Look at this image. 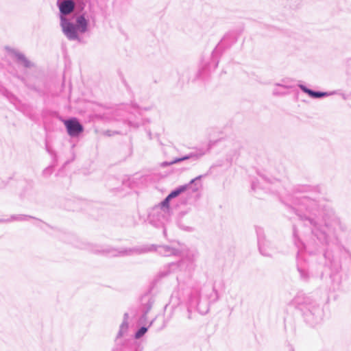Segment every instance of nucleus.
<instances>
[{
	"instance_id": "nucleus-1",
	"label": "nucleus",
	"mask_w": 351,
	"mask_h": 351,
	"mask_svg": "<svg viewBox=\"0 0 351 351\" xmlns=\"http://www.w3.org/2000/svg\"><path fill=\"white\" fill-rule=\"evenodd\" d=\"M308 193H319V188L308 184L295 186L293 194H288L283 202L290 214H294L304 226L311 228L321 243L329 245L332 237L337 240L334 233L336 229L342 228L341 221L332 210H327L315 198L302 195Z\"/></svg>"
},
{
	"instance_id": "nucleus-2",
	"label": "nucleus",
	"mask_w": 351,
	"mask_h": 351,
	"mask_svg": "<svg viewBox=\"0 0 351 351\" xmlns=\"http://www.w3.org/2000/svg\"><path fill=\"white\" fill-rule=\"evenodd\" d=\"M180 277L178 276V289L172 293L170 304L174 307L181 303H185L189 319L193 318V313L195 311L201 315L206 314L209 311V300L211 299L213 294L215 296L213 299V301L218 298V293L215 287L206 285L203 287H185V285L180 282Z\"/></svg>"
},
{
	"instance_id": "nucleus-3",
	"label": "nucleus",
	"mask_w": 351,
	"mask_h": 351,
	"mask_svg": "<svg viewBox=\"0 0 351 351\" xmlns=\"http://www.w3.org/2000/svg\"><path fill=\"white\" fill-rule=\"evenodd\" d=\"M156 251L160 255L163 256H179L180 254V250L173 247L169 245H144L141 246H136L134 247H121V248H114V247H106V248H97L94 250V253H101L110 256H128L134 254H142L147 252Z\"/></svg>"
},
{
	"instance_id": "nucleus-4",
	"label": "nucleus",
	"mask_w": 351,
	"mask_h": 351,
	"mask_svg": "<svg viewBox=\"0 0 351 351\" xmlns=\"http://www.w3.org/2000/svg\"><path fill=\"white\" fill-rule=\"evenodd\" d=\"M290 304L298 309L306 324L312 327L319 324L324 317V310L311 296L298 292L291 300Z\"/></svg>"
},
{
	"instance_id": "nucleus-5",
	"label": "nucleus",
	"mask_w": 351,
	"mask_h": 351,
	"mask_svg": "<svg viewBox=\"0 0 351 351\" xmlns=\"http://www.w3.org/2000/svg\"><path fill=\"white\" fill-rule=\"evenodd\" d=\"M237 41V34L234 32L226 34L215 48L213 50L210 60H203L200 73L211 72L218 66L219 58L222 53L230 48ZM201 75H203L201 73Z\"/></svg>"
},
{
	"instance_id": "nucleus-6",
	"label": "nucleus",
	"mask_w": 351,
	"mask_h": 351,
	"mask_svg": "<svg viewBox=\"0 0 351 351\" xmlns=\"http://www.w3.org/2000/svg\"><path fill=\"white\" fill-rule=\"evenodd\" d=\"M129 314L125 313L123 319L119 326V332L115 338V345L113 351H143V346L136 341L124 340L123 337L127 335L129 328Z\"/></svg>"
},
{
	"instance_id": "nucleus-7",
	"label": "nucleus",
	"mask_w": 351,
	"mask_h": 351,
	"mask_svg": "<svg viewBox=\"0 0 351 351\" xmlns=\"http://www.w3.org/2000/svg\"><path fill=\"white\" fill-rule=\"evenodd\" d=\"M193 261V258L186 256L178 262L169 263L160 271L158 276L160 278H164L171 273L180 271H184L189 274L194 267Z\"/></svg>"
},
{
	"instance_id": "nucleus-8",
	"label": "nucleus",
	"mask_w": 351,
	"mask_h": 351,
	"mask_svg": "<svg viewBox=\"0 0 351 351\" xmlns=\"http://www.w3.org/2000/svg\"><path fill=\"white\" fill-rule=\"evenodd\" d=\"M343 254V250L338 245H335L334 247H328L324 253L325 265L328 267L331 271H340Z\"/></svg>"
},
{
	"instance_id": "nucleus-9",
	"label": "nucleus",
	"mask_w": 351,
	"mask_h": 351,
	"mask_svg": "<svg viewBox=\"0 0 351 351\" xmlns=\"http://www.w3.org/2000/svg\"><path fill=\"white\" fill-rule=\"evenodd\" d=\"M170 218L169 212L165 211L159 207H153L148 214V221L149 223L156 228H162L163 235L166 237V224L169 222Z\"/></svg>"
},
{
	"instance_id": "nucleus-10",
	"label": "nucleus",
	"mask_w": 351,
	"mask_h": 351,
	"mask_svg": "<svg viewBox=\"0 0 351 351\" xmlns=\"http://www.w3.org/2000/svg\"><path fill=\"white\" fill-rule=\"evenodd\" d=\"M257 234L258 245L261 254L265 256H271L276 252V248L272 243L266 239L263 228H256Z\"/></svg>"
},
{
	"instance_id": "nucleus-11",
	"label": "nucleus",
	"mask_w": 351,
	"mask_h": 351,
	"mask_svg": "<svg viewBox=\"0 0 351 351\" xmlns=\"http://www.w3.org/2000/svg\"><path fill=\"white\" fill-rule=\"evenodd\" d=\"M297 269L300 274V278L301 280L305 282H308L311 278H317L322 279L324 276L323 271H320L317 274H313L312 268L307 267L304 261L301 260L298 256L297 257Z\"/></svg>"
},
{
	"instance_id": "nucleus-12",
	"label": "nucleus",
	"mask_w": 351,
	"mask_h": 351,
	"mask_svg": "<svg viewBox=\"0 0 351 351\" xmlns=\"http://www.w3.org/2000/svg\"><path fill=\"white\" fill-rule=\"evenodd\" d=\"M77 5L83 10L85 5L84 0H58L57 5L60 10V18H66L67 15L73 12Z\"/></svg>"
},
{
	"instance_id": "nucleus-13",
	"label": "nucleus",
	"mask_w": 351,
	"mask_h": 351,
	"mask_svg": "<svg viewBox=\"0 0 351 351\" xmlns=\"http://www.w3.org/2000/svg\"><path fill=\"white\" fill-rule=\"evenodd\" d=\"M202 177V176H199L194 179H192L189 184L178 186V188L173 190L167 196L169 198L172 199L180 195L182 193L184 192L188 189H191L193 192L197 191L199 188L201 186L200 179Z\"/></svg>"
},
{
	"instance_id": "nucleus-14",
	"label": "nucleus",
	"mask_w": 351,
	"mask_h": 351,
	"mask_svg": "<svg viewBox=\"0 0 351 351\" xmlns=\"http://www.w3.org/2000/svg\"><path fill=\"white\" fill-rule=\"evenodd\" d=\"M155 302L154 296L150 293L147 292L143 295L140 299L139 310L141 313V319L145 321L147 319V315L152 309Z\"/></svg>"
},
{
	"instance_id": "nucleus-15",
	"label": "nucleus",
	"mask_w": 351,
	"mask_h": 351,
	"mask_svg": "<svg viewBox=\"0 0 351 351\" xmlns=\"http://www.w3.org/2000/svg\"><path fill=\"white\" fill-rule=\"evenodd\" d=\"M60 25L64 34L70 40H79V35L75 24L71 23L67 18L61 17Z\"/></svg>"
},
{
	"instance_id": "nucleus-16",
	"label": "nucleus",
	"mask_w": 351,
	"mask_h": 351,
	"mask_svg": "<svg viewBox=\"0 0 351 351\" xmlns=\"http://www.w3.org/2000/svg\"><path fill=\"white\" fill-rule=\"evenodd\" d=\"M68 134L71 137L78 136L84 131V127L79 120L75 117H72L66 120H63Z\"/></svg>"
},
{
	"instance_id": "nucleus-17",
	"label": "nucleus",
	"mask_w": 351,
	"mask_h": 351,
	"mask_svg": "<svg viewBox=\"0 0 351 351\" xmlns=\"http://www.w3.org/2000/svg\"><path fill=\"white\" fill-rule=\"evenodd\" d=\"M206 154V152L204 149H199L195 150V152H191L190 154L182 156L181 158H176L174 160L167 162L165 161L160 164V167H166L167 166L186 160H192V161H196L199 159L202 156Z\"/></svg>"
},
{
	"instance_id": "nucleus-18",
	"label": "nucleus",
	"mask_w": 351,
	"mask_h": 351,
	"mask_svg": "<svg viewBox=\"0 0 351 351\" xmlns=\"http://www.w3.org/2000/svg\"><path fill=\"white\" fill-rule=\"evenodd\" d=\"M298 86L302 92L306 93L309 97L314 99L323 98L324 97L330 96L335 93V91L322 92L313 90L312 89L308 88V87L303 84H299Z\"/></svg>"
},
{
	"instance_id": "nucleus-19",
	"label": "nucleus",
	"mask_w": 351,
	"mask_h": 351,
	"mask_svg": "<svg viewBox=\"0 0 351 351\" xmlns=\"http://www.w3.org/2000/svg\"><path fill=\"white\" fill-rule=\"evenodd\" d=\"M30 219H34L39 222H42V221L39 219L34 217L31 215L19 214V215H12L10 217L7 219L0 218V223H11L12 221H26Z\"/></svg>"
},
{
	"instance_id": "nucleus-20",
	"label": "nucleus",
	"mask_w": 351,
	"mask_h": 351,
	"mask_svg": "<svg viewBox=\"0 0 351 351\" xmlns=\"http://www.w3.org/2000/svg\"><path fill=\"white\" fill-rule=\"evenodd\" d=\"M88 21L85 18L84 14H81L76 19V23L75 24L77 32L84 34L88 30Z\"/></svg>"
},
{
	"instance_id": "nucleus-21",
	"label": "nucleus",
	"mask_w": 351,
	"mask_h": 351,
	"mask_svg": "<svg viewBox=\"0 0 351 351\" xmlns=\"http://www.w3.org/2000/svg\"><path fill=\"white\" fill-rule=\"evenodd\" d=\"M12 54L16 58L17 62L21 64L24 67L30 68L34 66V64L30 62L23 53L14 50Z\"/></svg>"
},
{
	"instance_id": "nucleus-22",
	"label": "nucleus",
	"mask_w": 351,
	"mask_h": 351,
	"mask_svg": "<svg viewBox=\"0 0 351 351\" xmlns=\"http://www.w3.org/2000/svg\"><path fill=\"white\" fill-rule=\"evenodd\" d=\"M340 271H332L330 275L331 279L332 287L334 291L339 290L342 282V277L339 273Z\"/></svg>"
},
{
	"instance_id": "nucleus-23",
	"label": "nucleus",
	"mask_w": 351,
	"mask_h": 351,
	"mask_svg": "<svg viewBox=\"0 0 351 351\" xmlns=\"http://www.w3.org/2000/svg\"><path fill=\"white\" fill-rule=\"evenodd\" d=\"M171 199L167 196L159 204L154 207H159L163 209L165 211L169 212V202Z\"/></svg>"
},
{
	"instance_id": "nucleus-24",
	"label": "nucleus",
	"mask_w": 351,
	"mask_h": 351,
	"mask_svg": "<svg viewBox=\"0 0 351 351\" xmlns=\"http://www.w3.org/2000/svg\"><path fill=\"white\" fill-rule=\"evenodd\" d=\"M148 327L141 326L135 333L134 337L136 339L141 338L147 331Z\"/></svg>"
},
{
	"instance_id": "nucleus-25",
	"label": "nucleus",
	"mask_w": 351,
	"mask_h": 351,
	"mask_svg": "<svg viewBox=\"0 0 351 351\" xmlns=\"http://www.w3.org/2000/svg\"><path fill=\"white\" fill-rule=\"evenodd\" d=\"M53 166L52 165H50L47 167H46L43 171V176L45 177H49L50 175H51V173H53Z\"/></svg>"
},
{
	"instance_id": "nucleus-26",
	"label": "nucleus",
	"mask_w": 351,
	"mask_h": 351,
	"mask_svg": "<svg viewBox=\"0 0 351 351\" xmlns=\"http://www.w3.org/2000/svg\"><path fill=\"white\" fill-rule=\"evenodd\" d=\"M45 149H46V151L48 152V154H49L51 157L53 158V159L55 160H56V153L54 150H53L47 144V143H46L45 144Z\"/></svg>"
},
{
	"instance_id": "nucleus-27",
	"label": "nucleus",
	"mask_w": 351,
	"mask_h": 351,
	"mask_svg": "<svg viewBox=\"0 0 351 351\" xmlns=\"http://www.w3.org/2000/svg\"><path fill=\"white\" fill-rule=\"evenodd\" d=\"M20 79L21 80V81L25 84V86L31 89V90H33L36 92H39V89H38L34 85H30V84H28L25 80V79L24 77H20Z\"/></svg>"
},
{
	"instance_id": "nucleus-28",
	"label": "nucleus",
	"mask_w": 351,
	"mask_h": 351,
	"mask_svg": "<svg viewBox=\"0 0 351 351\" xmlns=\"http://www.w3.org/2000/svg\"><path fill=\"white\" fill-rule=\"evenodd\" d=\"M119 134V132L117 131H112V130H105L103 132V134L106 136H113L114 134Z\"/></svg>"
},
{
	"instance_id": "nucleus-29",
	"label": "nucleus",
	"mask_w": 351,
	"mask_h": 351,
	"mask_svg": "<svg viewBox=\"0 0 351 351\" xmlns=\"http://www.w3.org/2000/svg\"><path fill=\"white\" fill-rule=\"evenodd\" d=\"M261 178H262V179L264 181H265L267 182H269V183H271V184H274V183H276V182L277 183V182H279V180L278 179H276V178L270 180V179L266 178L265 176H261Z\"/></svg>"
},
{
	"instance_id": "nucleus-30",
	"label": "nucleus",
	"mask_w": 351,
	"mask_h": 351,
	"mask_svg": "<svg viewBox=\"0 0 351 351\" xmlns=\"http://www.w3.org/2000/svg\"><path fill=\"white\" fill-rule=\"evenodd\" d=\"M252 189L253 191H256V189L260 188V183L258 181H252L251 185Z\"/></svg>"
},
{
	"instance_id": "nucleus-31",
	"label": "nucleus",
	"mask_w": 351,
	"mask_h": 351,
	"mask_svg": "<svg viewBox=\"0 0 351 351\" xmlns=\"http://www.w3.org/2000/svg\"><path fill=\"white\" fill-rule=\"evenodd\" d=\"M287 351H295V349L293 348V346L291 344H289L287 346Z\"/></svg>"
},
{
	"instance_id": "nucleus-32",
	"label": "nucleus",
	"mask_w": 351,
	"mask_h": 351,
	"mask_svg": "<svg viewBox=\"0 0 351 351\" xmlns=\"http://www.w3.org/2000/svg\"><path fill=\"white\" fill-rule=\"evenodd\" d=\"M276 86H281V87L285 88H291V86H289L282 85V84H277Z\"/></svg>"
},
{
	"instance_id": "nucleus-33",
	"label": "nucleus",
	"mask_w": 351,
	"mask_h": 351,
	"mask_svg": "<svg viewBox=\"0 0 351 351\" xmlns=\"http://www.w3.org/2000/svg\"><path fill=\"white\" fill-rule=\"evenodd\" d=\"M178 226L180 227V228H182L183 230H189V227H185L184 226H182L180 223H178Z\"/></svg>"
},
{
	"instance_id": "nucleus-34",
	"label": "nucleus",
	"mask_w": 351,
	"mask_h": 351,
	"mask_svg": "<svg viewBox=\"0 0 351 351\" xmlns=\"http://www.w3.org/2000/svg\"><path fill=\"white\" fill-rule=\"evenodd\" d=\"M274 95H280V94H282V93L279 92L278 90H277L276 89H275L274 90Z\"/></svg>"
},
{
	"instance_id": "nucleus-35",
	"label": "nucleus",
	"mask_w": 351,
	"mask_h": 351,
	"mask_svg": "<svg viewBox=\"0 0 351 351\" xmlns=\"http://www.w3.org/2000/svg\"><path fill=\"white\" fill-rule=\"evenodd\" d=\"M293 236L296 237V230H295V226H293Z\"/></svg>"
},
{
	"instance_id": "nucleus-36",
	"label": "nucleus",
	"mask_w": 351,
	"mask_h": 351,
	"mask_svg": "<svg viewBox=\"0 0 351 351\" xmlns=\"http://www.w3.org/2000/svg\"><path fill=\"white\" fill-rule=\"evenodd\" d=\"M154 321V319L151 321L149 326H151L153 324Z\"/></svg>"
}]
</instances>
